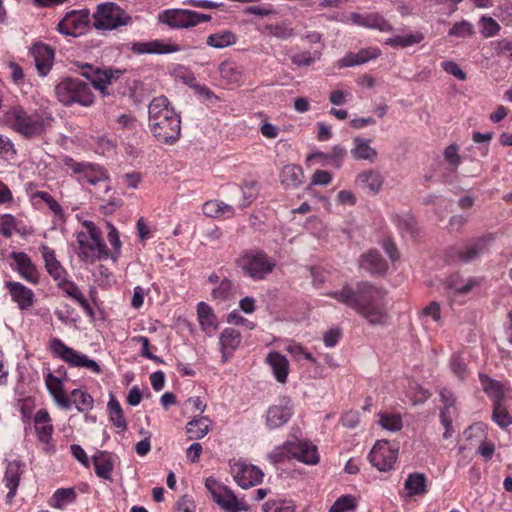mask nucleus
Returning a JSON list of instances; mask_svg holds the SVG:
<instances>
[{
  "instance_id": "obj_11",
  "label": "nucleus",
  "mask_w": 512,
  "mask_h": 512,
  "mask_svg": "<svg viewBox=\"0 0 512 512\" xmlns=\"http://www.w3.org/2000/svg\"><path fill=\"white\" fill-rule=\"evenodd\" d=\"M231 474L243 489L256 486L262 482L263 472L252 464L242 461H230Z\"/></svg>"
},
{
  "instance_id": "obj_1",
  "label": "nucleus",
  "mask_w": 512,
  "mask_h": 512,
  "mask_svg": "<svg viewBox=\"0 0 512 512\" xmlns=\"http://www.w3.org/2000/svg\"><path fill=\"white\" fill-rule=\"evenodd\" d=\"M385 295L384 289L368 281L358 282L356 289L344 285L341 290L328 293L331 298L353 308L372 325L385 322L386 313L381 305Z\"/></svg>"
},
{
  "instance_id": "obj_38",
  "label": "nucleus",
  "mask_w": 512,
  "mask_h": 512,
  "mask_svg": "<svg viewBox=\"0 0 512 512\" xmlns=\"http://www.w3.org/2000/svg\"><path fill=\"white\" fill-rule=\"evenodd\" d=\"M197 317L202 330L206 332L215 330L218 326L217 317L213 309L205 302L198 303Z\"/></svg>"
},
{
  "instance_id": "obj_48",
  "label": "nucleus",
  "mask_w": 512,
  "mask_h": 512,
  "mask_svg": "<svg viewBox=\"0 0 512 512\" xmlns=\"http://www.w3.org/2000/svg\"><path fill=\"white\" fill-rule=\"evenodd\" d=\"M322 56L320 51H302L291 56V62L297 67H309Z\"/></svg>"
},
{
  "instance_id": "obj_25",
  "label": "nucleus",
  "mask_w": 512,
  "mask_h": 512,
  "mask_svg": "<svg viewBox=\"0 0 512 512\" xmlns=\"http://www.w3.org/2000/svg\"><path fill=\"white\" fill-rule=\"evenodd\" d=\"M11 258L16 263L18 272L25 280L32 284L38 283V271L26 253L12 252Z\"/></svg>"
},
{
  "instance_id": "obj_33",
  "label": "nucleus",
  "mask_w": 512,
  "mask_h": 512,
  "mask_svg": "<svg viewBox=\"0 0 512 512\" xmlns=\"http://www.w3.org/2000/svg\"><path fill=\"white\" fill-rule=\"evenodd\" d=\"M370 139L355 137L353 139L354 147L351 149V154L355 160H366L373 163L378 156L377 151L370 146Z\"/></svg>"
},
{
  "instance_id": "obj_64",
  "label": "nucleus",
  "mask_w": 512,
  "mask_h": 512,
  "mask_svg": "<svg viewBox=\"0 0 512 512\" xmlns=\"http://www.w3.org/2000/svg\"><path fill=\"white\" fill-rule=\"evenodd\" d=\"M195 508L194 501L185 495L178 500L175 512H195Z\"/></svg>"
},
{
  "instance_id": "obj_6",
  "label": "nucleus",
  "mask_w": 512,
  "mask_h": 512,
  "mask_svg": "<svg viewBox=\"0 0 512 512\" xmlns=\"http://www.w3.org/2000/svg\"><path fill=\"white\" fill-rule=\"evenodd\" d=\"M63 163L71 170V175L81 184L97 185L105 184V193L111 188L107 184L109 180L108 172L99 164L92 162H77L71 157H65Z\"/></svg>"
},
{
  "instance_id": "obj_55",
  "label": "nucleus",
  "mask_w": 512,
  "mask_h": 512,
  "mask_svg": "<svg viewBox=\"0 0 512 512\" xmlns=\"http://www.w3.org/2000/svg\"><path fill=\"white\" fill-rule=\"evenodd\" d=\"M233 295V284L231 280L224 278L217 288L212 290L214 299L226 300Z\"/></svg>"
},
{
  "instance_id": "obj_52",
  "label": "nucleus",
  "mask_w": 512,
  "mask_h": 512,
  "mask_svg": "<svg viewBox=\"0 0 512 512\" xmlns=\"http://www.w3.org/2000/svg\"><path fill=\"white\" fill-rule=\"evenodd\" d=\"M479 22L482 26L481 34L484 38L496 36L501 30L499 23L492 17L482 16Z\"/></svg>"
},
{
  "instance_id": "obj_35",
  "label": "nucleus",
  "mask_w": 512,
  "mask_h": 512,
  "mask_svg": "<svg viewBox=\"0 0 512 512\" xmlns=\"http://www.w3.org/2000/svg\"><path fill=\"white\" fill-rule=\"evenodd\" d=\"M242 337L238 330L234 328H225L220 334V346L222 351V358L224 361L228 359L227 351H234L241 343Z\"/></svg>"
},
{
  "instance_id": "obj_49",
  "label": "nucleus",
  "mask_w": 512,
  "mask_h": 512,
  "mask_svg": "<svg viewBox=\"0 0 512 512\" xmlns=\"http://www.w3.org/2000/svg\"><path fill=\"white\" fill-rule=\"evenodd\" d=\"M492 418L502 428H506L512 424V417L502 404V401L493 403Z\"/></svg>"
},
{
  "instance_id": "obj_10",
  "label": "nucleus",
  "mask_w": 512,
  "mask_h": 512,
  "mask_svg": "<svg viewBox=\"0 0 512 512\" xmlns=\"http://www.w3.org/2000/svg\"><path fill=\"white\" fill-rule=\"evenodd\" d=\"M205 487L210 492L213 501L222 509L228 512L248 510V505L245 502L239 501L229 488L221 485L216 479L208 477L205 480Z\"/></svg>"
},
{
  "instance_id": "obj_22",
  "label": "nucleus",
  "mask_w": 512,
  "mask_h": 512,
  "mask_svg": "<svg viewBox=\"0 0 512 512\" xmlns=\"http://www.w3.org/2000/svg\"><path fill=\"white\" fill-rule=\"evenodd\" d=\"M132 51L138 54H168L181 51V47L176 44L164 43L161 40H152L133 43Z\"/></svg>"
},
{
  "instance_id": "obj_26",
  "label": "nucleus",
  "mask_w": 512,
  "mask_h": 512,
  "mask_svg": "<svg viewBox=\"0 0 512 512\" xmlns=\"http://www.w3.org/2000/svg\"><path fill=\"white\" fill-rule=\"evenodd\" d=\"M356 185L371 194H377L384 183L382 174L373 169L360 172L356 177Z\"/></svg>"
},
{
  "instance_id": "obj_4",
  "label": "nucleus",
  "mask_w": 512,
  "mask_h": 512,
  "mask_svg": "<svg viewBox=\"0 0 512 512\" xmlns=\"http://www.w3.org/2000/svg\"><path fill=\"white\" fill-rule=\"evenodd\" d=\"M55 94L59 102L65 106L78 104L89 107L94 102V95L90 86L79 78H65L55 87Z\"/></svg>"
},
{
  "instance_id": "obj_39",
  "label": "nucleus",
  "mask_w": 512,
  "mask_h": 512,
  "mask_svg": "<svg viewBox=\"0 0 512 512\" xmlns=\"http://www.w3.org/2000/svg\"><path fill=\"white\" fill-rule=\"evenodd\" d=\"M221 78L231 85H239L243 80V72L234 62L224 61L219 65Z\"/></svg>"
},
{
  "instance_id": "obj_30",
  "label": "nucleus",
  "mask_w": 512,
  "mask_h": 512,
  "mask_svg": "<svg viewBox=\"0 0 512 512\" xmlns=\"http://www.w3.org/2000/svg\"><path fill=\"white\" fill-rule=\"evenodd\" d=\"M12 299L18 304L19 308L24 310L30 308L34 303V293L19 282H8Z\"/></svg>"
},
{
  "instance_id": "obj_7",
  "label": "nucleus",
  "mask_w": 512,
  "mask_h": 512,
  "mask_svg": "<svg viewBox=\"0 0 512 512\" xmlns=\"http://www.w3.org/2000/svg\"><path fill=\"white\" fill-rule=\"evenodd\" d=\"M242 272L253 280H263L275 268V261L266 253L247 251L236 260Z\"/></svg>"
},
{
  "instance_id": "obj_9",
  "label": "nucleus",
  "mask_w": 512,
  "mask_h": 512,
  "mask_svg": "<svg viewBox=\"0 0 512 512\" xmlns=\"http://www.w3.org/2000/svg\"><path fill=\"white\" fill-rule=\"evenodd\" d=\"M50 348L53 354L60 357L71 366L85 368L95 374H100L102 372L100 365L96 361L88 358L85 354L68 347L58 338H53L51 340Z\"/></svg>"
},
{
  "instance_id": "obj_46",
  "label": "nucleus",
  "mask_w": 512,
  "mask_h": 512,
  "mask_svg": "<svg viewBox=\"0 0 512 512\" xmlns=\"http://www.w3.org/2000/svg\"><path fill=\"white\" fill-rule=\"evenodd\" d=\"M71 402L74 403L79 412L89 411L93 408L94 400L90 394L81 389H74L71 392Z\"/></svg>"
},
{
  "instance_id": "obj_5",
  "label": "nucleus",
  "mask_w": 512,
  "mask_h": 512,
  "mask_svg": "<svg viewBox=\"0 0 512 512\" xmlns=\"http://www.w3.org/2000/svg\"><path fill=\"white\" fill-rule=\"evenodd\" d=\"M87 232L81 231L76 235L78 256L86 263H94L103 256H108V250L101 239V232L91 222L85 223Z\"/></svg>"
},
{
  "instance_id": "obj_59",
  "label": "nucleus",
  "mask_w": 512,
  "mask_h": 512,
  "mask_svg": "<svg viewBox=\"0 0 512 512\" xmlns=\"http://www.w3.org/2000/svg\"><path fill=\"white\" fill-rule=\"evenodd\" d=\"M264 512H294V506L284 501H268L263 506Z\"/></svg>"
},
{
  "instance_id": "obj_51",
  "label": "nucleus",
  "mask_w": 512,
  "mask_h": 512,
  "mask_svg": "<svg viewBox=\"0 0 512 512\" xmlns=\"http://www.w3.org/2000/svg\"><path fill=\"white\" fill-rule=\"evenodd\" d=\"M286 351L297 361L305 359L312 363H316V359L313 357V355L306 351L300 343L290 341L286 346Z\"/></svg>"
},
{
  "instance_id": "obj_34",
  "label": "nucleus",
  "mask_w": 512,
  "mask_h": 512,
  "mask_svg": "<svg viewBox=\"0 0 512 512\" xmlns=\"http://www.w3.org/2000/svg\"><path fill=\"white\" fill-rule=\"evenodd\" d=\"M95 473L99 478L112 481V471L114 462L110 453L106 451H97L92 457Z\"/></svg>"
},
{
  "instance_id": "obj_18",
  "label": "nucleus",
  "mask_w": 512,
  "mask_h": 512,
  "mask_svg": "<svg viewBox=\"0 0 512 512\" xmlns=\"http://www.w3.org/2000/svg\"><path fill=\"white\" fill-rule=\"evenodd\" d=\"M285 447L293 458L305 464L315 465L319 462L317 447L311 442L304 440L287 441Z\"/></svg>"
},
{
  "instance_id": "obj_27",
  "label": "nucleus",
  "mask_w": 512,
  "mask_h": 512,
  "mask_svg": "<svg viewBox=\"0 0 512 512\" xmlns=\"http://www.w3.org/2000/svg\"><path fill=\"white\" fill-rule=\"evenodd\" d=\"M42 257L45 262V268L49 275L55 280L60 281L67 275L65 268L56 259L55 251L45 244L39 247Z\"/></svg>"
},
{
  "instance_id": "obj_43",
  "label": "nucleus",
  "mask_w": 512,
  "mask_h": 512,
  "mask_svg": "<svg viewBox=\"0 0 512 512\" xmlns=\"http://www.w3.org/2000/svg\"><path fill=\"white\" fill-rule=\"evenodd\" d=\"M480 381L484 392L493 400V403L502 401L504 391L500 382L491 379L486 375H480Z\"/></svg>"
},
{
  "instance_id": "obj_44",
  "label": "nucleus",
  "mask_w": 512,
  "mask_h": 512,
  "mask_svg": "<svg viewBox=\"0 0 512 512\" xmlns=\"http://www.w3.org/2000/svg\"><path fill=\"white\" fill-rule=\"evenodd\" d=\"M424 40V34L416 32L406 36L397 35L385 40V45L390 47L406 48L414 44H418Z\"/></svg>"
},
{
  "instance_id": "obj_31",
  "label": "nucleus",
  "mask_w": 512,
  "mask_h": 512,
  "mask_svg": "<svg viewBox=\"0 0 512 512\" xmlns=\"http://www.w3.org/2000/svg\"><path fill=\"white\" fill-rule=\"evenodd\" d=\"M359 263L360 267L367 270L371 274H384L388 269L386 261L382 258L378 251L370 250L363 254Z\"/></svg>"
},
{
  "instance_id": "obj_40",
  "label": "nucleus",
  "mask_w": 512,
  "mask_h": 512,
  "mask_svg": "<svg viewBox=\"0 0 512 512\" xmlns=\"http://www.w3.org/2000/svg\"><path fill=\"white\" fill-rule=\"evenodd\" d=\"M404 488L409 496L423 495L427 493V478L423 473H411L405 480Z\"/></svg>"
},
{
  "instance_id": "obj_8",
  "label": "nucleus",
  "mask_w": 512,
  "mask_h": 512,
  "mask_svg": "<svg viewBox=\"0 0 512 512\" xmlns=\"http://www.w3.org/2000/svg\"><path fill=\"white\" fill-rule=\"evenodd\" d=\"M93 18V26L97 30H113L127 25L131 21V17L120 6L112 2L99 4Z\"/></svg>"
},
{
  "instance_id": "obj_21",
  "label": "nucleus",
  "mask_w": 512,
  "mask_h": 512,
  "mask_svg": "<svg viewBox=\"0 0 512 512\" xmlns=\"http://www.w3.org/2000/svg\"><path fill=\"white\" fill-rule=\"evenodd\" d=\"M351 21L353 24L369 29H377L381 32H392L393 26L379 13L359 14L352 13Z\"/></svg>"
},
{
  "instance_id": "obj_41",
  "label": "nucleus",
  "mask_w": 512,
  "mask_h": 512,
  "mask_svg": "<svg viewBox=\"0 0 512 512\" xmlns=\"http://www.w3.org/2000/svg\"><path fill=\"white\" fill-rule=\"evenodd\" d=\"M59 288H61L69 297L74 299L79 303V305L88 312H91V307L87 299L83 296L79 287L72 281L66 279V276L63 280L57 282Z\"/></svg>"
},
{
  "instance_id": "obj_24",
  "label": "nucleus",
  "mask_w": 512,
  "mask_h": 512,
  "mask_svg": "<svg viewBox=\"0 0 512 512\" xmlns=\"http://www.w3.org/2000/svg\"><path fill=\"white\" fill-rule=\"evenodd\" d=\"M158 20L172 28L191 27L190 10L167 9L158 15Z\"/></svg>"
},
{
  "instance_id": "obj_16",
  "label": "nucleus",
  "mask_w": 512,
  "mask_h": 512,
  "mask_svg": "<svg viewBox=\"0 0 512 512\" xmlns=\"http://www.w3.org/2000/svg\"><path fill=\"white\" fill-rule=\"evenodd\" d=\"M81 75L88 79L93 87L99 90L102 94H106V89L109 84L118 78L120 71L101 70L94 68L90 64H83L81 66Z\"/></svg>"
},
{
  "instance_id": "obj_20",
  "label": "nucleus",
  "mask_w": 512,
  "mask_h": 512,
  "mask_svg": "<svg viewBox=\"0 0 512 512\" xmlns=\"http://www.w3.org/2000/svg\"><path fill=\"white\" fill-rule=\"evenodd\" d=\"M31 55L34 58L39 75L46 76L53 65L54 50L47 44L36 43L31 48Z\"/></svg>"
},
{
  "instance_id": "obj_13",
  "label": "nucleus",
  "mask_w": 512,
  "mask_h": 512,
  "mask_svg": "<svg viewBox=\"0 0 512 512\" xmlns=\"http://www.w3.org/2000/svg\"><path fill=\"white\" fill-rule=\"evenodd\" d=\"M294 413L293 402L289 397H281L278 402L271 405L266 413V425L275 429L285 425Z\"/></svg>"
},
{
  "instance_id": "obj_17",
  "label": "nucleus",
  "mask_w": 512,
  "mask_h": 512,
  "mask_svg": "<svg viewBox=\"0 0 512 512\" xmlns=\"http://www.w3.org/2000/svg\"><path fill=\"white\" fill-rule=\"evenodd\" d=\"M51 417L46 409H39L34 416L35 432L40 442L44 444V451L50 453L54 450L52 444V434L54 427L51 423Z\"/></svg>"
},
{
  "instance_id": "obj_53",
  "label": "nucleus",
  "mask_w": 512,
  "mask_h": 512,
  "mask_svg": "<svg viewBox=\"0 0 512 512\" xmlns=\"http://www.w3.org/2000/svg\"><path fill=\"white\" fill-rule=\"evenodd\" d=\"M474 34V28L472 23L467 20L456 22L448 31V35L451 37L465 38Z\"/></svg>"
},
{
  "instance_id": "obj_63",
  "label": "nucleus",
  "mask_w": 512,
  "mask_h": 512,
  "mask_svg": "<svg viewBox=\"0 0 512 512\" xmlns=\"http://www.w3.org/2000/svg\"><path fill=\"white\" fill-rule=\"evenodd\" d=\"M498 56L508 55L512 60V42L508 39H500L492 43Z\"/></svg>"
},
{
  "instance_id": "obj_2",
  "label": "nucleus",
  "mask_w": 512,
  "mask_h": 512,
  "mask_svg": "<svg viewBox=\"0 0 512 512\" xmlns=\"http://www.w3.org/2000/svg\"><path fill=\"white\" fill-rule=\"evenodd\" d=\"M149 127L157 141L174 144L181 134V119L165 96L153 98L148 106Z\"/></svg>"
},
{
  "instance_id": "obj_45",
  "label": "nucleus",
  "mask_w": 512,
  "mask_h": 512,
  "mask_svg": "<svg viewBox=\"0 0 512 512\" xmlns=\"http://www.w3.org/2000/svg\"><path fill=\"white\" fill-rule=\"evenodd\" d=\"M107 406L110 412V420L112 423L122 431H125L127 429V421L119 401L111 396Z\"/></svg>"
},
{
  "instance_id": "obj_12",
  "label": "nucleus",
  "mask_w": 512,
  "mask_h": 512,
  "mask_svg": "<svg viewBox=\"0 0 512 512\" xmlns=\"http://www.w3.org/2000/svg\"><path fill=\"white\" fill-rule=\"evenodd\" d=\"M493 240L494 236L492 234L471 239L462 248L455 250L453 257L462 263H470L486 253Z\"/></svg>"
},
{
  "instance_id": "obj_62",
  "label": "nucleus",
  "mask_w": 512,
  "mask_h": 512,
  "mask_svg": "<svg viewBox=\"0 0 512 512\" xmlns=\"http://www.w3.org/2000/svg\"><path fill=\"white\" fill-rule=\"evenodd\" d=\"M244 14L249 15H256L260 17H265L269 15L276 14V10L273 8L272 5H266V6H249L244 9Z\"/></svg>"
},
{
  "instance_id": "obj_54",
  "label": "nucleus",
  "mask_w": 512,
  "mask_h": 512,
  "mask_svg": "<svg viewBox=\"0 0 512 512\" xmlns=\"http://www.w3.org/2000/svg\"><path fill=\"white\" fill-rule=\"evenodd\" d=\"M380 425L389 431L396 432L402 429L403 422L400 415L382 414L379 420Z\"/></svg>"
},
{
  "instance_id": "obj_32",
  "label": "nucleus",
  "mask_w": 512,
  "mask_h": 512,
  "mask_svg": "<svg viewBox=\"0 0 512 512\" xmlns=\"http://www.w3.org/2000/svg\"><path fill=\"white\" fill-rule=\"evenodd\" d=\"M271 366L274 377L279 383H286L289 374V362L287 358L278 352H270L266 357Z\"/></svg>"
},
{
  "instance_id": "obj_3",
  "label": "nucleus",
  "mask_w": 512,
  "mask_h": 512,
  "mask_svg": "<svg viewBox=\"0 0 512 512\" xmlns=\"http://www.w3.org/2000/svg\"><path fill=\"white\" fill-rule=\"evenodd\" d=\"M6 118L12 129L27 139L42 136L48 124L40 114L28 113L20 106L11 107Z\"/></svg>"
},
{
  "instance_id": "obj_47",
  "label": "nucleus",
  "mask_w": 512,
  "mask_h": 512,
  "mask_svg": "<svg viewBox=\"0 0 512 512\" xmlns=\"http://www.w3.org/2000/svg\"><path fill=\"white\" fill-rule=\"evenodd\" d=\"M265 30L272 36L280 40H288L296 35L294 28L290 27L287 23H275L265 26Z\"/></svg>"
},
{
  "instance_id": "obj_19",
  "label": "nucleus",
  "mask_w": 512,
  "mask_h": 512,
  "mask_svg": "<svg viewBox=\"0 0 512 512\" xmlns=\"http://www.w3.org/2000/svg\"><path fill=\"white\" fill-rule=\"evenodd\" d=\"M441 401L444 403V407L440 411V421L445 431L443 433L444 439L452 437L454 430L452 428L453 419L457 416V409L454 405V398L452 393L447 389L440 391Z\"/></svg>"
},
{
  "instance_id": "obj_50",
  "label": "nucleus",
  "mask_w": 512,
  "mask_h": 512,
  "mask_svg": "<svg viewBox=\"0 0 512 512\" xmlns=\"http://www.w3.org/2000/svg\"><path fill=\"white\" fill-rule=\"evenodd\" d=\"M479 284L480 280L475 277L469 278L465 284H460L459 279L453 277L447 281L448 287L458 294H467Z\"/></svg>"
},
{
  "instance_id": "obj_61",
  "label": "nucleus",
  "mask_w": 512,
  "mask_h": 512,
  "mask_svg": "<svg viewBox=\"0 0 512 512\" xmlns=\"http://www.w3.org/2000/svg\"><path fill=\"white\" fill-rule=\"evenodd\" d=\"M458 146L451 144L444 150V158L451 166L457 167L461 163V157L458 153Z\"/></svg>"
},
{
  "instance_id": "obj_15",
  "label": "nucleus",
  "mask_w": 512,
  "mask_h": 512,
  "mask_svg": "<svg viewBox=\"0 0 512 512\" xmlns=\"http://www.w3.org/2000/svg\"><path fill=\"white\" fill-rule=\"evenodd\" d=\"M397 450L391 449L388 441H379L371 449L368 458L379 471H389L397 460Z\"/></svg>"
},
{
  "instance_id": "obj_23",
  "label": "nucleus",
  "mask_w": 512,
  "mask_h": 512,
  "mask_svg": "<svg viewBox=\"0 0 512 512\" xmlns=\"http://www.w3.org/2000/svg\"><path fill=\"white\" fill-rule=\"evenodd\" d=\"M46 387L55 403L62 409H70L71 401L64 391L63 382L60 378L48 372L45 377Z\"/></svg>"
},
{
  "instance_id": "obj_28",
  "label": "nucleus",
  "mask_w": 512,
  "mask_h": 512,
  "mask_svg": "<svg viewBox=\"0 0 512 512\" xmlns=\"http://www.w3.org/2000/svg\"><path fill=\"white\" fill-rule=\"evenodd\" d=\"M280 182L285 189H295L304 183V172L300 165L287 164L279 174Z\"/></svg>"
},
{
  "instance_id": "obj_57",
  "label": "nucleus",
  "mask_w": 512,
  "mask_h": 512,
  "mask_svg": "<svg viewBox=\"0 0 512 512\" xmlns=\"http://www.w3.org/2000/svg\"><path fill=\"white\" fill-rule=\"evenodd\" d=\"M354 507V498L350 495H343L334 502L329 512H347Z\"/></svg>"
},
{
  "instance_id": "obj_58",
  "label": "nucleus",
  "mask_w": 512,
  "mask_h": 512,
  "mask_svg": "<svg viewBox=\"0 0 512 512\" xmlns=\"http://www.w3.org/2000/svg\"><path fill=\"white\" fill-rule=\"evenodd\" d=\"M243 202L240 204L241 208L249 206L252 201L257 197L258 190L256 182H247L242 186Z\"/></svg>"
},
{
  "instance_id": "obj_60",
  "label": "nucleus",
  "mask_w": 512,
  "mask_h": 512,
  "mask_svg": "<svg viewBox=\"0 0 512 512\" xmlns=\"http://www.w3.org/2000/svg\"><path fill=\"white\" fill-rule=\"evenodd\" d=\"M441 67L448 74L453 75L458 80L464 81L467 79L466 73L460 68V66L454 61H444L441 63Z\"/></svg>"
},
{
  "instance_id": "obj_36",
  "label": "nucleus",
  "mask_w": 512,
  "mask_h": 512,
  "mask_svg": "<svg viewBox=\"0 0 512 512\" xmlns=\"http://www.w3.org/2000/svg\"><path fill=\"white\" fill-rule=\"evenodd\" d=\"M211 426V420L206 416L195 417L186 424V433L189 440H199L205 437Z\"/></svg>"
},
{
  "instance_id": "obj_29",
  "label": "nucleus",
  "mask_w": 512,
  "mask_h": 512,
  "mask_svg": "<svg viewBox=\"0 0 512 512\" xmlns=\"http://www.w3.org/2000/svg\"><path fill=\"white\" fill-rule=\"evenodd\" d=\"M381 54L378 48H365L361 49L357 53L350 52L346 54L342 59L339 60V67H351L361 65L368 62L371 59L377 58Z\"/></svg>"
},
{
  "instance_id": "obj_14",
  "label": "nucleus",
  "mask_w": 512,
  "mask_h": 512,
  "mask_svg": "<svg viewBox=\"0 0 512 512\" xmlns=\"http://www.w3.org/2000/svg\"><path fill=\"white\" fill-rule=\"evenodd\" d=\"M90 23V13L87 9L72 10L58 24V31L65 35L77 36L81 34Z\"/></svg>"
},
{
  "instance_id": "obj_42",
  "label": "nucleus",
  "mask_w": 512,
  "mask_h": 512,
  "mask_svg": "<svg viewBox=\"0 0 512 512\" xmlns=\"http://www.w3.org/2000/svg\"><path fill=\"white\" fill-rule=\"evenodd\" d=\"M237 37L231 31L225 30L218 33L210 34L207 37V45L216 49H222L234 45Z\"/></svg>"
},
{
  "instance_id": "obj_37",
  "label": "nucleus",
  "mask_w": 512,
  "mask_h": 512,
  "mask_svg": "<svg viewBox=\"0 0 512 512\" xmlns=\"http://www.w3.org/2000/svg\"><path fill=\"white\" fill-rule=\"evenodd\" d=\"M21 474L22 464L19 461L8 463L4 476L5 485L9 489L8 497L12 498L16 494Z\"/></svg>"
},
{
  "instance_id": "obj_56",
  "label": "nucleus",
  "mask_w": 512,
  "mask_h": 512,
  "mask_svg": "<svg viewBox=\"0 0 512 512\" xmlns=\"http://www.w3.org/2000/svg\"><path fill=\"white\" fill-rule=\"evenodd\" d=\"M74 499L75 491L73 488L58 489L53 495L54 506L57 508L63 507L66 503L72 502Z\"/></svg>"
}]
</instances>
